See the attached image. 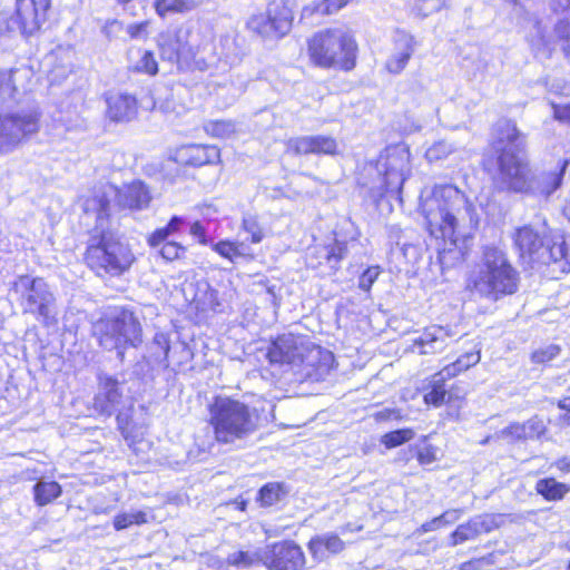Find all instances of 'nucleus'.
Returning <instances> with one entry per match:
<instances>
[{"instance_id":"obj_47","label":"nucleus","mask_w":570,"mask_h":570,"mask_svg":"<svg viewBox=\"0 0 570 570\" xmlns=\"http://www.w3.org/2000/svg\"><path fill=\"white\" fill-rule=\"evenodd\" d=\"M136 69L148 75H156L158 72V66L153 52L145 51L137 62Z\"/></svg>"},{"instance_id":"obj_38","label":"nucleus","mask_w":570,"mask_h":570,"mask_svg":"<svg viewBox=\"0 0 570 570\" xmlns=\"http://www.w3.org/2000/svg\"><path fill=\"white\" fill-rule=\"evenodd\" d=\"M204 130L216 138H228L235 132L236 126L232 120H215L206 122Z\"/></svg>"},{"instance_id":"obj_33","label":"nucleus","mask_w":570,"mask_h":570,"mask_svg":"<svg viewBox=\"0 0 570 570\" xmlns=\"http://www.w3.org/2000/svg\"><path fill=\"white\" fill-rule=\"evenodd\" d=\"M429 389L430 391L424 394V402L435 407L441 406L446 401L448 395L445 381H439V376L434 374L429 382Z\"/></svg>"},{"instance_id":"obj_35","label":"nucleus","mask_w":570,"mask_h":570,"mask_svg":"<svg viewBox=\"0 0 570 570\" xmlns=\"http://www.w3.org/2000/svg\"><path fill=\"white\" fill-rule=\"evenodd\" d=\"M287 494L286 489L281 483H268L259 491V501L264 507H272L281 502Z\"/></svg>"},{"instance_id":"obj_60","label":"nucleus","mask_w":570,"mask_h":570,"mask_svg":"<svg viewBox=\"0 0 570 570\" xmlns=\"http://www.w3.org/2000/svg\"><path fill=\"white\" fill-rule=\"evenodd\" d=\"M462 514H463L462 509H451V510H446L445 512H443L441 514V519L443 521V524L448 525V524H452V523L456 522L461 518Z\"/></svg>"},{"instance_id":"obj_14","label":"nucleus","mask_w":570,"mask_h":570,"mask_svg":"<svg viewBox=\"0 0 570 570\" xmlns=\"http://www.w3.org/2000/svg\"><path fill=\"white\" fill-rule=\"evenodd\" d=\"M127 401L131 403V400L124 393L122 383L110 375H99L98 392L94 397V407L98 413L110 416L120 411Z\"/></svg>"},{"instance_id":"obj_3","label":"nucleus","mask_w":570,"mask_h":570,"mask_svg":"<svg viewBox=\"0 0 570 570\" xmlns=\"http://www.w3.org/2000/svg\"><path fill=\"white\" fill-rule=\"evenodd\" d=\"M524 136L517 126L503 120L497 125V140L494 149L497 157V171L493 183L500 190L527 193L530 167L524 155Z\"/></svg>"},{"instance_id":"obj_43","label":"nucleus","mask_w":570,"mask_h":570,"mask_svg":"<svg viewBox=\"0 0 570 570\" xmlns=\"http://www.w3.org/2000/svg\"><path fill=\"white\" fill-rule=\"evenodd\" d=\"M556 41L560 45L561 50L570 55V20H559L554 27Z\"/></svg>"},{"instance_id":"obj_63","label":"nucleus","mask_w":570,"mask_h":570,"mask_svg":"<svg viewBox=\"0 0 570 570\" xmlns=\"http://www.w3.org/2000/svg\"><path fill=\"white\" fill-rule=\"evenodd\" d=\"M190 234L199 239L202 244L206 243V232L202 223L195 222L190 226Z\"/></svg>"},{"instance_id":"obj_39","label":"nucleus","mask_w":570,"mask_h":570,"mask_svg":"<svg viewBox=\"0 0 570 570\" xmlns=\"http://www.w3.org/2000/svg\"><path fill=\"white\" fill-rule=\"evenodd\" d=\"M242 229L250 235V242L253 244L261 243L265 237L264 228L255 215L247 214L243 217Z\"/></svg>"},{"instance_id":"obj_9","label":"nucleus","mask_w":570,"mask_h":570,"mask_svg":"<svg viewBox=\"0 0 570 570\" xmlns=\"http://www.w3.org/2000/svg\"><path fill=\"white\" fill-rule=\"evenodd\" d=\"M51 0H16L14 16L0 11V32L19 30L32 35L47 20Z\"/></svg>"},{"instance_id":"obj_28","label":"nucleus","mask_w":570,"mask_h":570,"mask_svg":"<svg viewBox=\"0 0 570 570\" xmlns=\"http://www.w3.org/2000/svg\"><path fill=\"white\" fill-rule=\"evenodd\" d=\"M31 77V70L21 67L0 71V102L13 98L20 89H24Z\"/></svg>"},{"instance_id":"obj_40","label":"nucleus","mask_w":570,"mask_h":570,"mask_svg":"<svg viewBox=\"0 0 570 570\" xmlns=\"http://www.w3.org/2000/svg\"><path fill=\"white\" fill-rule=\"evenodd\" d=\"M414 435L415 433L412 429L395 430L385 433L381 438V443L384 444L387 449H392L402 445L407 441H411L414 438Z\"/></svg>"},{"instance_id":"obj_10","label":"nucleus","mask_w":570,"mask_h":570,"mask_svg":"<svg viewBox=\"0 0 570 570\" xmlns=\"http://www.w3.org/2000/svg\"><path fill=\"white\" fill-rule=\"evenodd\" d=\"M293 19V11L286 1L273 0L265 12L252 16L247 26L265 39H278L291 31Z\"/></svg>"},{"instance_id":"obj_34","label":"nucleus","mask_w":570,"mask_h":570,"mask_svg":"<svg viewBox=\"0 0 570 570\" xmlns=\"http://www.w3.org/2000/svg\"><path fill=\"white\" fill-rule=\"evenodd\" d=\"M533 29L534 31L530 37L533 50L542 57H550L551 52L554 50L553 42L546 37L540 22H535Z\"/></svg>"},{"instance_id":"obj_36","label":"nucleus","mask_w":570,"mask_h":570,"mask_svg":"<svg viewBox=\"0 0 570 570\" xmlns=\"http://www.w3.org/2000/svg\"><path fill=\"white\" fill-rule=\"evenodd\" d=\"M263 549L249 552V551H236L228 556L227 561L229 564L239 567V568H249L256 563H263Z\"/></svg>"},{"instance_id":"obj_42","label":"nucleus","mask_w":570,"mask_h":570,"mask_svg":"<svg viewBox=\"0 0 570 570\" xmlns=\"http://www.w3.org/2000/svg\"><path fill=\"white\" fill-rule=\"evenodd\" d=\"M214 250L232 263H235L238 257H243L245 255L243 252V244L229 240L218 242L214 245Z\"/></svg>"},{"instance_id":"obj_45","label":"nucleus","mask_w":570,"mask_h":570,"mask_svg":"<svg viewBox=\"0 0 570 570\" xmlns=\"http://www.w3.org/2000/svg\"><path fill=\"white\" fill-rule=\"evenodd\" d=\"M158 248L161 257L168 262L180 259L186 253V248L176 242L164 243Z\"/></svg>"},{"instance_id":"obj_18","label":"nucleus","mask_w":570,"mask_h":570,"mask_svg":"<svg viewBox=\"0 0 570 570\" xmlns=\"http://www.w3.org/2000/svg\"><path fill=\"white\" fill-rule=\"evenodd\" d=\"M500 515L480 514L460 524L451 534V544L458 546L474 540L483 533H489L500 527Z\"/></svg>"},{"instance_id":"obj_53","label":"nucleus","mask_w":570,"mask_h":570,"mask_svg":"<svg viewBox=\"0 0 570 570\" xmlns=\"http://www.w3.org/2000/svg\"><path fill=\"white\" fill-rule=\"evenodd\" d=\"M524 432L528 439L539 438L546 430V426L539 417L534 416L523 423Z\"/></svg>"},{"instance_id":"obj_48","label":"nucleus","mask_w":570,"mask_h":570,"mask_svg":"<svg viewBox=\"0 0 570 570\" xmlns=\"http://www.w3.org/2000/svg\"><path fill=\"white\" fill-rule=\"evenodd\" d=\"M153 348H157V351L154 352L155 355L167 360L170 350L168 335L165 333H156L153 341Z\"/></svg>"},{"instance_id":"obj_31","label":"nucleus","mask_w":570,"mask_h":570,"mask_svg":"<svg viewBox=\"0 0 570 570\" xmlns=\"http://www.w3.org/2000/svg\"><path fill=\"white\" fill-rule=\"evenodd\" d=\"M35 501L38 505H47L60 497L61 487L56 481H39L33 485Z\"/></svg>"},{"instance_id":"obj_27","label":"nucleus","mask_w":570,"mask_h":570,"mask_svg":"<svg viewBox=\"0 0 570 570\" xmlns=\"http://www.w3.org/2000/svg\"><path fill=\"white\" fill-rule=\"evenodd\" d=\"M184 38L181 32L161 33L158 39L161 58L170 62H178L183 57H187L190 49Z\"/></svg>"},{"instance_id":"obj_30","label":"nucleus","mask_w":570,"mask_h":570,"mask_svg":"<svg viewBox=\"0 0 570 570\" xmlns=\"http://www.w3.org/2000/svg\"><path fill=\"white\" fill-rule=\"evenodd\" d=\"M535 490L546 500L558 501L566 495V493L569 491V488L564 483L558 482L553 478H548L539 480L535 484Z\"/></svg>"},{"instance_id":"obj_13","label":"nucleus","mask_w":570,"mask_h":570,"mask_svg":"<svg viewBox=\"0 0 570 570\" xmlns=\"http://www.w3.org/2000/svg\"><path fill=\"white\" fill-rule=\"evenodd\" d=\"M263 564L268 570H303L305 556L293 541H281L263 548Z\"/></svg>"},{"instance_id":"obj_62","label":"nucleus","mask_w":570,"mask_h":570,"mask_svg":"<svg viewBox=\"0 0 570 570\" xmlns=\"http://www.w3.org/2000/svg\"><path fill=\"white\" fill-rule=\"evenodd\" d=\"M428 1L429 0H410V7L412 12L422 18L430 16L432 12H424L423 9H421L423 8V6H425Z\"/></svg>"},{"instance_id":"obj_17","label":"nucleus","mask_w":570,"mask_h":570,"mask_svg":"<svg viewBox=\"0 0 570 570\" xmlns=\"http://www.w3.org/2000/svg\"><path fill=\"white\" fill-rule=\"evenodd\" d=\"M392 52L386 59L385 68L390 73L399 75L407 66L417 42L410 32L396 30L392 38Z\"/></svg>"},{"instance_id":"obj_15","label":"nucleus","mask_w":570,"mask_h":570,"mask_svg":"<svg viewBox=\"0 0 570 570\" xmlns=\"http://www.w3.org/2000/svg\"><path fill=\"white\" fill-rule=\"evenodd\" d=\"M334 364V355L328 350L322 348L305 338V348L302 355V373L311 380H323L331 371Z\"/></svg>"},{"instance_id":"obj_6","label":"nucleus","mask_w":570,"mask_h":570,"mask_svg":"<svg viewBox=\"0 0 570 570\" xmlns=\"http://www.w3.org/2000/svg\"><path fill=\"white\" fill-rule=\"evenodd\" d=\"M519 273L507 254L497 247H485L478 273L471 279V288L482 297L498 301L518 291Z\"/></svg>"},{"instance_id":"obj_64","label":"nucleus","mask_w":570,"mask_h":570,"mask_svg":"<svg viewBox=\"0 0 570 570\" xmlns=\"http://www.w3.org/2000/svg\"><path fill=\"white\" fill-rule=\"evenodd\" d=\"M448 1L449 0H429L422 9L424 12H436L445 7Z\"/></svg>"},{"instance_id":"obj_20","label":"nucleus","mask_w":570,"mask_h":570,"mask_svg":"<svg viewBox=\"0 0 570 570\" xmlns=\"http://www.w3.org/2000/svg\"><path fill=\"white\" fill-rule=\"evenodd\" d=\"M220 151L209 145H187L176 149L174 160L180 165L200 167L218 163Z\"/></svg>"},{"instance_id":"obj_46","label":"nucleus","mask_w":570,"mask_h":570,"mask_svg":"<svg viewBox=\"0 0 570 570\" xmlns=\"http://www.w3.org/2000/svg\"><path fill=\"white\" fill-rule=\"evenodd\" d=\"M347 2L348 0H322L316 4L314 11L322 16H331L343 9Z\"/></svg>"},{"instance_id":"obj_32","label":"nucleus","mask_w":570,"mask_h":570,"mask_svg":"<svg viewBox=\"0 0 570 570\" xmlns=\"http://www.w3.org/2000/svg\"><path fill=\"white\" fill-rule=\"evenodd\" d=\"M196 7L193 0H156L155 9L160 17L169 13H185Z\"/></svg>"},{"instance_id":"obj_12","label":"nucleus","mask_w":570,"mask_h":570,"mask_svg":"<svg viewBox=\"0 0 570 570\" xmlns=\"http://www.w3.org/2000/svg\"><path fill=\"white\" fill-rule=\"evenodd\" d=\"M379 173L384 177L386 191H400L410 171V151L403 145L387 147L376 164Z\"/></svg>"},{"instance_id":"obj_49","label":"nucleus","mask_w":570,"mask_h":570,"mask_svg":"<svg viewBox=\"0 0 570 570\" xmlns=\"http://www.w3.org/2000/svg\"><path fill=\"white\" fill-rule=\"evenodd\" d=\"M380 275L379 266H371L363 272L358 278V287L365 292L370 291Z\"/></svg>"},{"instance_id":"obj_1","label":"nucleus","mask_w":570,"mask_h":570,"mask_svg":"<svg viewBox=\"0 0 570 570\" xmlns=\"http://www.w3.org/2000/svg\"><path fill=\"white\" fill-rule=\"evenodd\" d=\"M421 213L426 229L438 244V259L442 268L464 262V247L459 245L471 236L478 225L474 207L453 185H436L422 197Z\"/></svg>"},{"instance_id":"obj_56","label":"nucleus","mask_w":570,"mask_h":570,"mask_svg":"<svg viewBox=\"0 0 570 570\" xmlns=\"http://www.w3.org/2000/svg\"><path fill=\"white\" fill-rule=\"evenodd\" d=\"M462 371H464V370L461 368V366H459V362L456 360L455 362L444 366L440 372L435 373V375L439 376V381L440 380L446 381L449 379L456 376Z\"/></svg>"},{"instance_id":"obj_57","label":"nucleus","mask_w":570,"mask_h":570,"mask_svg":"<svg viewBox=\"0 0 570 570\" xmlns=\"http://www.w3.org/2000/svg\"><path fill=\"white\" fill-rule=\"evenodd\" d=\"M553 109V116L557 120L570 124V104L569 105H557L551 102Z\"/></svg>"},{"instance_id":"obj_29","label":"nucleus","mask_w":570,"mask_h":570,"mask_svg":"<svg viewBox=\"0 0 570 570\" xmlns=\"http://www.w3.org/2000/svg\"><path fill=\"white\" fill-rule=\"evenodd\" d=\"M562 259L570 262L567 244L562 236H557L551 245H543L542 252L538 256V262L543 264H548L550 261L559 262Z\"/></svg>"},{"instance_id":"obj_4","label":"nucleus","mask_w":570,"mask_h":570,"mask_svg":"<svg viewBox=\"0 0 570 570\" xmlns=\"http://www.w3.org/2000/svg\"><path fill=\"white\" fill-rule=\"evenodd\" d=\"M209 414L215 441L235 449L245 448L248 439L261 425V416L256 409L227 396L216 397L210 405Z\"/></svg>"},{"instance_id":"obj_2","label":"nucleus","mask_w":570,"mask_h":570,"mask_svg":"<svg viewBox=\"0 0 570 570\" xmlns=\"http://www.w3.org/2000/svg\"><path fill=\"white\" fill-rule=\"evenodd\" d=\"M87 222L95 219L90 232L85 262L98 276H119L129 269L135 257L110 228V200L105 194H97L85 202Z\"/></svg>"},{"instance_id":"obj_61","label":"nucleus","mask_w":570,"mask_h":570,"mask_svg":"<svg viewBox=\"0 0 570 570\" xmlns=\"http://www.w3.org/2000/svg\"><path fill=\"white\" fill-rule=\"evenodd\" d=\"M441 527H444V524L441 519V515H439V517L433 518L432 520L423 523L421 525L420 530H421V532L426 533V532L435 531V530L440 529Z\"/></svg>"},{"instance_id":"obj_22","label":"nucleus","mask_w":570,"mask_h":570,"mask_svg":"<svg viewBox=\"0 0 570 570\" xmlns=\"http://www.w3.org/2000/svg\"><path fill=\"white\" fill-rule=\"evenodd\" d=\"M117 205L121 208L142 210L149 206L150 193L141 181H134L121 189H114Z\"/></svg>"},{"instance_id":"obj_54","label":"nucleus","mask_w":570,"mask_h":570,"mask_svg":"<svg viewBox=\"0 0 570 570\" xmlns=\"http://www.w3.org/2000/svg\"><path fill=\"white\" fill-rule=\"evenodd\" d=\"M480 350L466 352L458 358L459 366L464 371L480 362Z\"/></svg>"},{"instance_id":"obj_52","label":"nucleus","mask_w":570,"mask_h":570,"mask_svg":"<svg viewBox=\"0 0 570 570\" xmlns=\"http://www.w3.org/2000/svg\"><path fill=\"white\" fill-rule=\"evenodd\" d=\"M502 439L522 440L528 439L524 432L523 423H512L499 432Z\"/></svg>"},{"instance_id":"obj_25","label":"nucleus","mask_w":570,"mask_h":570,"mask_svg":"<svg viewBox=\"0 0 570 570\" xmlns=\"http://www.w3.org/2000/svg\"><path fill=\"white\" fill-rule=\"evenodd\" d=\"M454 333L450 327L432 325L426 327L419 338L414 341V346L419 348L420 354H434L441 352L446 346V340Z\"/></svg>"},{"instance_id":"obj_8","label":"nucleus","mask_w":570,"mask_h":570,"mask_svg":"<svg viewBox=\"0 0 570 570\" xmlns=\"http://www.w3.org/2000/svg\"><path fill=\"white\" fill-rule=\"evenodd\" d=\"M10 291L21 297L26 313L36 315L45 325L56 323V299L43 278L21 275L12 283Z\"/></svg>"},{"instance_id":"obj_55","label":"nucleus","mask_w":570,"mask_h":570,"mask_svg":"<svg viewBox=\"0 0 570 570\" xmlns=\"http://www.w3.org/2000/svg\"><path fill=\"white\" fill-rule=\"evenodd\" d=\"M548 90L552 94L560 96H570V83L562 80H553L552 82H547Z\"/></svg>"},{"instance_id":"obj_24","label":"nucleus","mask_w":570,"mask_h":570,"mask_svg":"<svg viewBox=\"0 0 570 570\" xmlns=\"http://www.w3.org/2000/svg\"><path fill=\"white\" fill-rule=\"evenodd\" d=\"M307 549L316 561H325L345 549L344 541L334 532H325L311 538Z\"/></svg>"},{"instance_id":"obj_11","label":"nucleus","mask_w":570,"mask_h":570,"mask_svg":"<svg viewBox=\"0 0 570 570\" xmlns=\"http://www.w3.org/2000/svg\"><path fill=\"white\" fill-rule=\"evenodd\" d=\"M40 115L35 110L0 114V154L10 153L39 130Z\"/></svg>"},{"instance_id":"obj_41","label":"nucleus","mask_w":570,"mask_h":570,"mask_svg":"<svg viewBox=\"0 0 570 570\" xmlns=\"http://www.w3.org/2000/svg\"><path fill=\"white\" fill-rule=\"evenodd\" d=\"M456 150V147L446 141V140H440L434 142L432 146H430L425 151V157L429 161H439L444 158H446L449 155L454 153Z\"/></svg>"},{"instance_id":"obj_16","label":"nucleus","mask_w":570,"mask_h":570,"mask_svg":"<svg viewBox=\"0 0 570 570\" xmlns=\"http://www.w3.org/2000/svg\"><path fill=\"white\" fill-rule=\"evenodd\" d=\"M305 338L306 336L292 333L277 336L267 352L271 363L297 366V364L302 363Z\"/></svg>"},{"instance_id":"obj_58","label":"nucleus","mask_w":570,"mask_h":570,"mask_svg":"<svg viewBox=\"0 0 570 570\" xmlns=\"http://www.w3.org/2000/svg\"><path fill=\"white\" fill-rule=\"evenodd\" d=\"M148 22L132 23L127 27V32L132 39L145 38Z\"/></svg>"},{"instance_id":"obj_26","label":"nucleus","mask_w":570,"mask_h":570,"mask_svg":"<svg viewBox=\"0 0 570 570\" xmlns=\"http://www.w3.org/2000/svg\"><path fill=\"white\" fill-rule=\"evenodd\" d=\"M514 245L521 257L538 261L543 248L542 237L531 226L518 228L513 235Z\"/></svg>"},{"instance_id":"obj_19","label":"nucleus","mask_w":570,"mask_h":570,"mask_svg":"<svg viewBox=\"0 0 570 570\" xmlns=\"http://www.w3.org/2000/svg\"><path fill=\"white\" fill-rule=\"evenodd\" d=\"M286 149L294 155H335L337 151V142L335 138L331 136H302L288 139Z\"/></svg>"},{"instance_id":"obj_50","label":"nucleus","mask_w":570,"mask_h":570,"mask_svg":"<svg viewBox=\"0 0 570 570\" xmlns=\"http://www.w3.org/2000/svg\"><path fill=\"white\" fill-rule=\"evenodd\" d=\"M415 455L421 465H429L436 461V448L425 444L422 448H416Z\"/></svg>"},{"instance_id":"obj_44","label":"nucleus","mask_w":570,"mask_h":570,"mask_svg":"<svg viewBox=\"0 0 570 570\" xmlns=\"http://www.w3.org/2000/svg\"><path fill=\"white\" fill-rule=\"evenodd\" d=\"M560 346L556 344H550L543 347L535 350L531 354V361L535 364H544L553 358H556L560 354Z\"/></svg>"},{"instance_id":"obj_21","label":"nucleus","mask_w":570,"mask_h":570,"mask_svg":"<svg viewBox=\"0 0 570 570\" xmlns=\"http://www.w3.org/2000/svg\"><path fill=\"white\" fill-rule=\"evenodd\" d=\"M568 165L569 161L566 159L561 163L559 167L550 171H540L532 174V171L530 170L527 193H533L544 196L551 195L554 190H557L560 187L563 174Z\"/></svg>"},{"instance_id":"obj_37","label":"nucleus","mask_w":570,"mask_h":570,"mask_svg":"<svg viewBox=\"0 0 570 570\" xmlns=\"http://www.w3.org/2000/svg\"><path fill=\"white\" fill-rule=\"evenodd\" d=\"M147 522V514L144 511H129L119 513L114 519V527L120 531L132 524H144Z\"/></svg>"},{"instance_id":"obj_5","label":"nucleus","mask_w":570,"mask_h":570,"mask_svg":"<svg viewBox=\"0 0 570 570\" xmlns=\"http://www.w3.org/2000/svg\"><path fill=\"white\" fill-rule=\"evenodd\" d=\"M358 46L354 35L344 28H326L307 40L311 63L322 69L351 71L356 66Z\"/></svg>"},{"instance_id":"obj_51","label":"nucleus","mask_w":570,"mask_h":570,"mask_svg":"<svg viewBox=\"0 0 570 570\" xmlns=\"http://www.w3.org/2000/svg\"><path fill=\"white\" fill-rule=\"evenodd\" d=\"M171 235L173 232L166 225L153 232L147 238V244L153 248H158L161 244L167 243L168 237Z\"/></svg>"},{"instance_id":"obj_23","label":"nucleus","mask_w":570,"mask_h":570,"mask_svg":"<svg viewBox=\"0 0 570 570\" xmlns=\"http://www.w3.org/2000/svg\"><path fill=\"white\" fill-rule=\"evenodd\" d=\"M107 117L115 122L131 121L136 118L138 106L135 97L126 94H111L106 98Z\"/></svg>"},{"instance_id":"obj_7","label":"nucleus","mask_w":570,"mask_h":570,"mask_svg":"<svg viewBox=\"0 0 570 570\" xmlns=\"http://www.w3.org/2000/svg\"><path fill=\"white\" fill-rule=\"evenodd\" d=\"M99 344L107 351H117L120 360L127 347H136L141 343V325L134 312L115 308L95 325Z\"/></svg>"},{"instance_id":"obj_59","label":"nucleus","mask_w":570,"mask_h":570,"mask_svg":"<svg viewBox=\"0 0 570 570\" xmlns=\"http://www.w3.org/2000/svg\"><path fill=\"white\" fill-rule=\"evenodd\" d=\"M489 564L488 558H478L463 562L460 566V570H481L484 566Z\"/></svg>"}]
</instances>
